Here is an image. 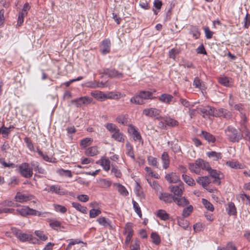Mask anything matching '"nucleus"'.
<instances>
[{
	"mask_svg": "<svg viewBox=\"0 0 250 250\" xmlns=\"http://www.w3.org/2000/svg\"><path fill=\"white\" fill-rule=\"evenodd\" d=\"M225 133L229 140L231 142H238L242 136L238 134L237 129L232 126H229L225 130Z\"/></svg>",
	"mask_w": 250,
	"mask_h": 250,
	"instance_id": "f257e3e1",
	"label": "nucleus"
},
{
	"mask_svg": "<svg viewBox=\"0 0 250 250\" xmlns=\"http://www.w3.org/2000/svg\"><path fill=\"white\" fill-rule=\"evenodd\" d=\"M16 211L20 215L23 216L28 215H37L38 216L43 217L45 216L43 215L45 213L38 211L36 210L29 208L28 206H23L21 208H19Z\"/></svg>",
	"mask_w": 250,
	"mask_h": 250,
	"instance_id": "f03ea898",
	"label": "nucleus"
},
{
	"mask_svg": "<svg viewBox=\"0 0 250 250\" xmlns=\"http://www.w3.org/2000/svg\"><path fill=\"white\" fill-rule=\"evenodd\" d=\"M21 174L26 178H31L33 175V167L30 163H23L19 166Z\"/></svg>",
	"mask_w": 250,
	"mask_h": 250,
	"instance_id": "7ed1b4c3",
	"label": "nucleus"
},
{
	"mask_svg": "<svg viewBox=\"0 0 250 250\" xmlns=\"http://www.w3.org/2000/svg\"><path fill=\"white\" fill-rule=\"evenodd\" d=\"M11 230L13 234L21 242H24L30 241L32 239V235L31 234L23 233L20 229L16 228H12Z\"/></svg>",
	"mask_w": 250,
	"mask_h": 250,
	"instance_id": "20e7f679",
	"label": "nucleus"
},
{
	"mask_svg": "<svg viewBox=\"0 0 250 250\" xmlns=\"http://www.w3.org/2000/svg\"><path fill=\"white\" fill-rule=\"evenodd\" d=\"M184 189V185L182 182H180L178 185H171L169 187V189L173 194L174 197L182 196Z\"/></svg>",
	"mask_w": 250,
	"mask_h": 250,
	"instance_id": "39448f33",
	"label": "nucleus"
},
{
	"mask_svg": "<svg viewBox=\"0 0 250 250\" xmlns=\"http://www.w3.org/2000/svg\"><path fill=\"white\" fill-rule=\"evenodd\" d=\"M92 102V98L88 96L81 97L71 101L77 107H82L83 105H87Z\"/></svg>",
	"mask_w": 250,
	"mask_h": 250,
	"instance_id": "423d86ee",
	"label": "nucleus"
},
{
	"mask_svg": "<svg viewBox=\"0 0 250 250\" xmlns=\"http://www.w3.org/2000/svg\"><path fill=\"white\" fill-rule=\"evenodd\" d=\"M103 74L110 78L120 79L123 78V74L114 68H104Z\"/></svg>",
	"mask_w": 250,
	"mask_h": 250,
	"instance_id": "0eeeda50",
	"label": "nucleus"
},
{
	"mask_svg": "<svg viewBox=\"0 0 250 250\" xmlns=\"http://www.w3.org/2000/svg\"><path fill=\"white\" fill-rule=\"evenodd\" d=\"M160 110L153 107L145 108L143 111V114L146 116L151 118L155 117L156 119L161 118L160 116Z\"/></svg>",
	"mask_w": 250,
	"mask_h": 250,
	"instance_id": "6e6552de",
	"label": "nucleus"
},
{
	"mask_svg": "<svg viewBox=\"0 0 250 250\" xmlns=\"http://www.w3.org/2000/svg\"><path fill=\"white\" fill-rule=\"evenodd\" d=\"M34 198V196L31 194L18 192L15 196V200L17 202L23 203L31 200Z\"/></svg>",
	"mask_w": 250,
	"mask_h": 250,
	"instance_id": "1a4fd4ad",
	"label": "nucleus"
},
{
	"mask_svg": "<svg viewBox=\"0 0 250 250\" xmlns=\"http://www.w3.org/2000/svg\"><path fill=\"white\" fill-rule=\"evenodd\" d=\"M214 117L229 119L231 117V113L227 109L223 108H220L218 109L215 108Z\"/></svg>",
	"mask_w": 250,
	"mask_h": 250,
	"instance_id": "9d476101",
	"label": "nucleus"
},
{
	"mask_svg": "<svg viewBox=\"0 0 250 250\" xmlns=\"http://www.w3.org/2000/svg\"><path fill=\"white\" fill-rule=\"evenodd\" d=\"M125 234H126L125 240V243L127 245L130 241L133 236V230L132 229V225L130 223H127L125 228Z\"/></svg>",
	"mask_w": 250,
	"mask_h": 250,
	"instance_id": "9b49d317",
	"label": "nucleus"
},
{
	"mask_svg": "<svg viewBox=\"0 0 250 250\" xmlns=\"http://www.w3.org/2000/svg\"><path fill=\"white\" fill-rule=\"evenodd\" d=\"M111 42L109 39H106L101 42L100 51L102 54L105 55L110 52Z\"/></svg>",
	"mask_w": 250,
	"mask_h": 250,
	"instance_id": "f8f14e48",
	"label": "nucleus"
},
{
	"mask_svg": "<svg viewBox=\"0 0 250 250\" xmlns=\"http://www.w3.org/2000/svg\"><path fill=\"white\" fill-rule=\"evenodd\" d=\"M208 171L209 176L214 179L213 182L216 183L218 185H220L221 184V172L216 169H212L210 167Z\"/></svg>",
	"mask_w": 250,
	"mask_h": 250,
	"instance_id": "ddd939ff",
	"label": "nucleus"
},
{
	"mask_svg": "<svg viewBox=\"0 0 250 250\" xmlns=\"http://www.w3.org/2000/svg\"><path fill=\"white\" fill-rule=\"evenodd\" d=\"M166 180L169 183H180L179 176L175 172H170L165 175Z\"/></svg>",
	"mask_w": 250,
	"mask_h": 250,
	"instance_id": "4468645a",
	"label": "nucleus"
},
{
	"mask_svg": "<svg viewBox=\"0 0 250 250\" xmlns=\"http://www.w3.org/2000/svg\"><path fill=\"white\" fill-rule=\"evenodd\" d=\"M128 131V132L131 134L132 137L135 141L141 142L142 141L141 134L134 126L130 125L129 126Z\"/></svg>",
	"mask_w": 250,
	"mask_h": 250,
	"instance_id": "2eb2a0df",
	"label": "nucleus"
},
{
	"mask_svg": "<svg viewBox=\"0 0 250 250\" xmlns=\"http://www.w3.org/2000/svg\"><path fill=\"white\" fill-rule=\"evenodd\" d=\"M173 96L169 94L163 93L158 97L159 101L162 103L170 104L173 101Z\"/></svg>",
	"mask_w": 250,
	"mask_h": 250,
	"instance_id": "dca6fc26",
	"label": "nucleus"
},
{
	"mask_svg": "<svg viewBox=\"0 0 250 250\" xmlns=\"http://www.w3.org/2000/svg\"><path fill=\"white\" fill-rule=\"evenodd\" d=\"M174 197L171 194L167 192H160L159 199L166 203H170L174 200Z\"/></svg>",
	"mask_w": 250,
	"mask_h": 250,
	"instance_id": "f3484780",
	"label": "nucleus"
},
{
	"mask_svg": "<svg viewBox=\"0 0 250 250\" xmlns=\"http://www.w3.org/2000/svg\"><path fill=\"white\" fill-rule=\"evenodd\" d=\"M198 184L201 185L204 188H206L208 185L211 183V180L207 176H201L198 177L196 179Z\"/></svg>",
	"mask_w": 250,
	"mask_h": 250,
	"instance_id": "a211bd4d",
	"label": "nucleus"
},
{
	"mask_svg": "<svg viewBox=\"0 0 250 250\" xmlns=\"http://www.w3.org/2000/svg\"><path fill=\"white\" fill-rule=\"evenodd\" d=\"M45 190L48 192L55 193L59 195L64 194V192L61 189V187L59 185H52L48 187L45 189Z\"/></svg>",
	"mask_w": 250,
	"mask_h": 250,
	"instance_id": "6ab92c4d",
	"label": "nucleus"
},
{
	"mask_svg": "<svg viewBox=\"0 0 250 250\" xmlns=\"http://www.w3.org/2000/svg\"><path fill=\"white\" fill-rule=\"evenodd\" d=\"M111 138L117 142L124 143L125 141V136L119 129L112 134Z\"/></svg>",
	"mask_w": 250,
	"mask_h": 250,
	"instance_id": "aec40b11",
	"label": "nucleus"
},
{
	"mask_svg": "<svg viewBox=\"0 0 250 250\" xmlns=\"http://www.w3.org/2000/svg\"><path fill=\"white\" fill-rule=\"evenodd\" d=\"M188 165L189 169L191 172L195 173L198 175H201L203 174L200 170L197 160L194 163H189Z\"/></svg>",
	"mask_w": 250,
	"mask_h": 250,
	"instance_id": "412c9836",
	"label": "nucleus"
},
{
	"mask_svg": "<svg viewBox=\"0 0 250 250\" xmlns=\"http://www.w3.org/2000/svg\"><path fill=\"white\" fill-rule=\"evenodd\" d=\"M30 165L31 166L33 167V169L34 170V171L42 174H46V170L40 166L39 163L38 162L32 161L30 162Z\"/></svg>",
	"mask_w": 250,
	"mask_h": 250,
	"instance_id": "4be33fe9",
	"label": "nucleus"
},
{
	"mask_svg": "<svg viewBox=\"0 0 250 250\" xmlns=\"http://www.w3.org/2000/svg\"><path fill=\"white\" fill-rule=\"evenodd\" d=\"M173 202L179 207H184L189 204V202L185 197H174Z\"/></svg>",
	"mask_w": 250,
	"mask_h": 250,
	"instance_id": "5701e85b",
	"label": "nucleus"
},
{
	"mask_svg": "<svg viewBox=\"0 0 250 250\" xmlns=\"http://www.w3.org/2000/svg\"><path fill=\"white\" fill-rule=\"evenodd\" d=\"M197 160L201 172H202L203 170L208 171L209 169V168L210 166L208 162L202 159H198Z\"/></svg>",
	"mask_w": 250,
	"mask_h": 250,
	"instance_id": "b1692460",
	"label": "nucleus"
},
{
	"mask_svg": "<svg viewBox=\"0 0 250 250\" xmlns=\"http://www.w3.org/2000/svg\"><path fill=\"white\" fill-rule=\"evenodd\" d=\"M14 128V127L13 125H10L9 127H7L4 126V124H3L0 127V134H1L3 138H7L11 132V129Z\"/></svg>",
	"mask_w": 250,
	"mask_h": 250,
	"instance_id": "393cba45",
	"label": "nucleus"
},
{
	"mask_svg": "<svg viewBox=\"0 0 250 250\" xmlns=\"http://www.w3.org/2000/svg\"><path fill=\"white\" fill-rule=\"evenodd\" d=\"M161 160L163 163V167L167 169L169 165V158L168 154L166 152H164L161 156Z\"/></svg>",
	"mask_w": 250,
	"mask_h": 250,
	"instance_id": "a878e982",
	"label": "nucleus"
},
{
	"mask_svg": "<svg viewBox=\"0 0 250 250\" xmlns=\"http://www.w3.org/2000/svg\"><path fill=\"white\" fill-rule=\"evenodd\" d=\"M37 151L39 155H40L45 161L52 163H54L56 162V159L55 158L49 156L46 154L43 153L39 148H37Z\"/></svg>",
	"mask_w": 250,
	"mask_h": 250,
	"instance_id": "bb28decb",
	"label": "nucleus"
},
{
	"mask_svg": "<svg viewBox=\"0 0 250 250\" xmlns=\"http://www.w3.org/2000/svg\"><path fill=\"white\" fill-rule=\"evenodd\" d=\"M97 221L98 223L104 227L107 228L108 227L109 228H111L112 226L111 225L110 221L104 217H100L97 219Z\"/></svg>",
	"mask_w": 250,
	"mask_h": 250,
	"instance_id": "cd10ccee",
	"label": "nucleus"
},
{
	"mask_svg": "<svg viewBox=\"0 0 250 250\" xmlns=\"http://www.w3.org/2000/svg\"><path fill=\"white\" fill-rule=\"evenodd\" d=\"M226 211L229 215H234L236 214V208L234 204L231 202H229Z\"/></svg>",
	"mask_w": 250,
	"mask_h": 250,
	"instance_id": "c85d7f7f",
	"label": "nucleus"
},
{
	"mask_svg": "<svg viewBox=\"0 0 250 250\" xmlns=\"http://www.w3.org/2000/svg\"><path fill=\"white\" fill-rule=\"evenodd\" d=\"M201 134L205 139L209 143H213L216 141L215 137L210 133L202 131Z\"/></svg>",
	"mask_w": 250,
	"mask_h": 250,
	"instance_id": "c756f323",
	"label": "nucleus"
},
{
	"mask_svg": "<svg viewBox=\"0 0 250 250\" xmlns=\"http://www.w3.org/2000/svg\"><path fill=\"white\" fill-rule=\"evenodd\" d=\"M99 151L98 148L96 146H93L87 148L85 151V154L89 156H94L98 154Z\"/></svg>",
	"mask_w": 250,
	"mask_h": 250,
	"instance_id": "7c9ffc66",
	"label": "nucleus"
},
{
	"mask_svg": "<svg viewBox=\"0 0 250 250\" xmlns=\"http://www.w3.org/2000/svg\"><path fill=\"white\" fill-rule=\"evenodd\" d=\"M139 94L143 101L144 100L153 99L155 98V97L152 96L153 93L150 91H141Z\"/></svg>",
	"mask_w": 250,
	"mask_h": 250,
	"instance_id": "2f4dec72",
	"label": "nucleus"
},
{
	"mask_svg": "<svg viewBox=\"0 0 250 250\" xmlns=\"http://www.w3.org/2000/svg\"><path fill=\"white\" fill-rule=\"evenodd\" d=\"M91 95L96 99L103 101L106 99L105 94L101 91H93L91 93Z\"/></svg>",
	"mask_w": 250,
	"mask_h": 250,
	"instance_id": "473e14b6",
	"label": "nucleus"
},
{
	"mask_svg": "<svg viewBox=\"0 0 250 250\" xmlns=\"http://www.w3.org/2000/svg\"><path fill=\"white\" fill-rule=\"evenodd\" d=\"M207 155L214 161H217L222 158L221 153L214 151L207 152Z\"/></svg>",
	"mask_w": 250,
	"mask_h": 250,
	"instance_id": "72a5a7b5",
	"label": "nucleus"
},
{
	"mask_svg": "<svg viewBox=\"0 0 250 250\" xmlns=\"http://www.w3.org/2000/svg\"><path fill=\"white\" fill-rule=\"evenodd\" d=\"M201 111L205 115L212 116L214 117L215 108L212 106H208L206 108L201 109Z\"/></svg>",
	"mask_w": 250,
	"mask_h": 250,
	"instance_id": "f704fd0d",
	"label": "nucleus"
},
{
	"mask_svg": "<svg viewBox=\"0 0 250 250\" xmlns=\"http://www.w3.org/2000/svg\"><path fill=\"white\" fill-rule=\"evenodd\" d=\"M130 101L132 104L138 105H142L144 104V102L140 96L139 94L135 95L130 99Z\"/></svg>",
	"mask_w": 250,
	"mask_h": 250,
	"instance_id": "c9c22d12",
	"label": "nucleus"
},
{
	"mask_svg": "<svg viewBox=\"0 0 250 250\" xmlns=\"http://www.w3.org/2000/svg\"><path fill=\"white\" fill-rule=\"evenodd\" d=\"M147 180L150 187L157 192H161L160 190L162 188L157 181L149 179H147Z\"/></svg>",
	"mask_w": 250,
	"mask_h": 250,
	"instance_id": "e433bc0d",
	"label": "nucleus"
},
{
	"mask_svg": "<svg viewBox=\"0 0 250 250\" xmlns=\"http://www.w3.org/2000/svg\"><path fill=\"white\" fill-rule=\"evenodd\" d=\"M72 207L76 208L78 211L84 213H87V209L86 207L82 206L80 204L77 202H73L72 203Z\"/></svg>",
	"mask_w": 250,
	"mask_h": 250,
	"instance_id": "4c0bfd02",
	"label": "nucleus"
},
{
	"mask_svg": "<svg viewBox=\"0 0 250 250\" xmlns=\"http://www.w3.org/2000/svg\"><path fill=\"white\" fill-rule=\"evenodd\" d=\"M98 84H98V82L97 81H87V82H85L83 83L82 86L87 87V88L94 89V88H99Z\"/></svg>",
	"mask_w": 250,
	"mask_h": 250,
	"instance_id": "58836bf2",
	"label": "nucleus"
},
{
	"mask_svg": "<svg viewBox=\"0 0 250 250\" xmlns=\"http://www.w3.org/2000/svg\"><path fill=\"white\" fill-rule=\"evenodd\" d=\"M100 161V164L103 167V169L105 171H108L110 168V161L108 159L105 158H102Z\"/></svg>",
	"mask_w": 250,
	"mask_h": 250,
	"instance_id": "ea45409f",
	"label": "nucleus"
},
{
	"mask_svg": "<svg viewBox=\"0 0 250 250\" xmlns=\"http://www.w3.org/2000/svg\"><path fill=\"white\" fill-rule=\"evenodd\" d=\"M182 177L184 181L188 186H193L195 185V182L192 178L185 174H183Z\"/></svg>",
	"mask_w": 250,
	"mask_h": 250,
	"instance_id": "a19ab883",
	"label": "nucleus"
},
{
	"mask_svg": "<svg viewBox=\"0 0 250 250\" xmlns=\"http://www.w3.org/2000/svg\"><path fill=\"white\" fill-rule=\"evenodd\" d=\"M157 216L162 220H167L169 219V214L165 210L159 209L157 211Z\"/></svg>",
	"mask_w": 250,
	"mask_h": 250,
	"instance_id": "79ce46f5",
	"label": "nucleus"
},
{
	"mask_svg": "<svg viewBox=\"0 0 250 250\" xmlns=\"http://www.w3.org/2000/svg\"><path fill=\"white\" fill-rule=\"evenodd\" d=\"M202 203L204 207L209 211H213L214 208L213 205L206 199H202Z\"/></svg>",
	"mask_w": 250,
	"mask_h": 250,
	"instance_id": "37998d69",
	"label": "nucleus"
},
{
	"mask_svg": "<svg viewBox=\"0 0 250 250\" xmlns=\"http://www.w3.org/2000/svg\"><path fill=\"white\" fill-rule=\"evenodd\" d=\"M226 164L228 166L232 168L242 169L243 168V165L237 161H229Z\"/></svg>",
	"mask_w": 250,
	"mask_h": 250,
	"instance_id": "c03bdc74",
	"label": "nucleus"
},
{
	"mask_svg": "<svg viewBox=\"0 0 250 250\" xmlns=\"http://www.w3.org/2000/svg\"><path fill=\"white\" fill-rule=\"evenodd\" d=\"M189 33L195 39H198L200 35L199 29L196 26H192L190 28Z\"/></svg>",
	"mask_w": 250,
	"mask_h": 250,
	"instance_id": "a18cd8bd",
	"label": "nucleus"
},
{
	"mask_svg": "<svg viewBox=\"0 0 250 250\" xmlns=\"http://www.w3.org/2000/svg\"><path fill=\"white\" fill-rule=\"evenodd\" d=\"M165 123L166 125L172 127L176 126L178 125L179 124V123L177 120L171 118H167L165 120Z\"/></svg>",
	"mask_w": 250,
	"mask_h": 250,
	"instance_id": "49530a36",
	"label": "nucleus"
},
{
	"mask_svg": "<svg viewBox=\"0 0 250 250\" xmlns=\"http://www.w3.org/2000/svg\"><path fill=\"white\" fill-rule=\"evenodd\" d=\"M150 237L152 242L155 245H159L161 242V239L158 234L155 232H153L151 234Z\"/></svg>",
	"mask_w": 250,
	"mask_h": 250,
	"instance_id": "de8ad7c7",
	"label": "nucleus"
},
{
	"mask_svg": "<svg viewBox=\"0 0 250 250\" xmlns=\"http://www.w3.org/2000/svg\"><path fill=\"white\" fill-rule=\"evenodd\" d=\"M50 227L53 229L58 230L61 228H63L61 225V223L57 220H52L49 223Z\"/></svg>",
	"mask_w": 250,
	"mask_h": 250,
	"instance_id": "09e8293b",
	"label": "nucleus"
},
{
	"mask_svg": "<svg viewBox=\"0 0 250 250\" xmlns=\"http://www.w3.org/2000/svg\"><path fill=\"white\" fill-rule=\"evenodd\" d=\"M57 173L61 176L68 177L71 178L72 174L71 171L69 170H65L62 168H60L57 171Z\"/></svg>",
	"mask_w": 250,
	"mask_h": 250,
	"instance_id": "8fccbe9b",
	"label": "nucleus"
},
{
	"mask_svg": "<svg viewBox=\"0 0 250 250\" xmlns=\"http://www.w3.org/2000/svg\"><path fill=\"white\" fill-rule=\"evenodd\" d=\"M218 82L220 84L225 86L229 87L230 86V81L228 77H220L218 79Z\"/></svg>",
	"mask_w": 250,
	"mask_h": 250,
	"instance_id": "3c124183",
	"label": "nucleus"
},
{
	"mask_svg": "<svg viewBox=\"0 0 250 250\" xmlns=\"http://www.w3.org/2000/svg\"><path fill=\"white\" fill-rule=\"evenodd\" d=\"M126 148L127 151V155L133 159H134L135 157L133 150V147L129 142H127L126 144Z\"/></svg>",
	"mask_w": 250,
	"mask_h": 250,
	"instance_id": "603ef678",
	"label": "nucleus"
},
{
	"mask_svg": "<svg viewBox=\"0 0 250 250\" xmlns=\"http://www.w3.org/2000/svg\"><path fill=\"white\" fill-rule=\"evenodd\" d=\"M105 126L106 128L112 134L119 129L116 125L112 123H107L105 125Z\"/></svg>",
	"mask_w": 250,
	"mask_h": 250,
	"instance_id": "864d4df0",
	"label": "nucleus"
},
{
	"mask_svg": "<svg viewBox=\"0 0 250 250\" xmlns=\"http://www.w3.org/2000/svg\"><path fill=\"white\" fill-rule=\"evenodd\" d=\"M132 204H133V208H134V209L135 212L138 214V215L140 218H141L142 216V214L141 209L140 207H139V204H138V203H137L136 201H135L133 200H132Z\"/></svg>",
	"mask_w": 250,
	"mask_h": 250,
	"instance_id": "5fc2aeb1",
	"label": "nucleus"
},
{
	"mask_svg": "<svg viewBox=\"0 0 250 250\" xmlns=\"http://www.w3.org/2000/svg\"><path fill=\"white\" fill-rule=\"evenodd\" d=\"M193 210V207L191 205L185 208L183 210L182 216L184 217H188Z\"/></svg>",
	"mask_w": 250,
	"mask_h": 250,
	"instance_id": "6e6d98bb",
	"label": "nucleus"
},
{
	"mask_svg": "<svg viewBox=\"0 0 250 250\" xmlns=\"http://www.w3.org/2000/svg\"><path fill=\"white\" fill-rule=\"evenodd\" d=\"M54 208L55 211L62 213H64L67 211V208L65 207L58 204H54Z\"/></svg>",
	"mask_w": 250,
	"mask_h": 250,
	"instance_id": "4d7b16f0",
	"label": "nucleus"
},
{
	"mask_svg": "<svg viewBox=\"0 0 250 250\" xmlns=\"http://www.w3.org/2000/svg\"><path fill=\"white\" fill-rule=\"evenodd\" d=\"M92 142V140L90 138H85L81 141L80 145L83 147H86L87 146L90 145Z\"/></svg>",
	"mask_w": 250,
	"mask_h": 250,
	"instance_id": "13d9d810",
	"label": "nucleus"
},
{
	"mask_svg": "<svg viewBox=\"0 0 250 250\" xmlns=\"http://www.w3.org/2000/svg\"><path fill=\"white\" fill-rule=\"evenodd\" d=\"M116 121L122 125H125L127 124V118L126 115H121L118 116L116 118Z\"/></svg>",
	"mask_w": 250,
	"mask_h": 250,
	"instance_id": "bf43d9fd",
	"label": "nucleus"
},
{
	"mask_svg": "<svg viewBox=\"0 0 250 250\" xmlns=\"http://www.w3.org/2000/svg\"><path fill=\"white\" fill-rule=\"evenodd\" d=\"M147 160L150 165L153 167H155L156 168L158 167V163L157 162V160L156 158L149 156L147 158Z\"/></svg>",
	"mask_w": 250,
	"mask_h": 250,
	"instance_id": "052dcab7",
	"label": "nucleus"
},
{
	"mask_svg": "<svg viewBox=\"0 0 250 250\" xmlns=\"http://www.w3.org/2000/svg\"><path fill=\"white\" fill-rule=\"evenodd\" d=\"M101 213V211L99 209L92 208L89 211V217L93 218H95Z\"/></svg>",
	"mask_w": 250,
	"mask_h": 250,
	"instance_id": "680f3d73",
	"label": "nucleus"
},
{
	"mask_svg": "<svg viewBox=\"0 0 250 250\" xmlns=\"http://www.w3.org/2000/svg\"><path fill=\"white\" fill-rule=\"evenodd\" d=\"M35 235L38 236L40 240L42 241H45L48 239L47 236H46L43 233V231L40 230H36L35 231Z\"/></svg>",
	"mask_w": 250,
	"mask_h": 250,
	"instance_id": "e2e57ef3",
	"label": "nucleus"
},
{
	"mask_svg": "<svg viewBox=\"0 0 250 250\" xmlns=\"http://www.w3.org/2000/svg\"><path fill=\"white\" fill-rule=\"evenodd\" d=\"M15 210L13 208H7L6 207H4L3 208H0V214L2 213H13L15 214L14 212Z\"/></svg>",
	"mask_w": 250,
	"mask_h": 250,
	"instance_id": "0e129e2a",
	"label": "nucleus"
},
{
	"mask_svg": "<svg viewBox=\"0 0 250 250\" xmlns=\"http://www.w3.org/2000/svg\"><path fill=\"white\" fill-rule=\"evenodd\" d=\"M118 190L120 193L123 195L126 196L128 194L125 188L120 184L118 185Z\"/></svg>",
	"mask_w": 250,
	"mask_h": 250,
	"instance_id": "69168bd1",
	"label": "nucleus"
},
{
	"mask_svg": "<svg viewBox=\"0 0 250 250\" xmlns=\"http://www.w3.org/2000/svg\"><path fill=\"white\" fill-rule=\"evenodd\" d=\"M204 30L206 38L208 39H211L212 37L213 34V32L211 31L208 27H205L204 28Z\"/></svg>",
	"mask_w": 250,
	"mask_h": 250,
	"instance_id": "338daca9",
	"label": "nucleus"
},
{
	"mask_svg": "<svg viewBox=\"0 0 250 250\" xmlns=\"http://www.w3.org/2000/svg\"><path fill=\"white\" fill-rule=\"evenodd\" d=\"M100 183L103 188H108L111 185V183L110 181L107 180L105 179H102L100 180Z\"/></svg>",
	"mask_w": 250,
	"mask_h": 250,
	"instance_id": "774afa93",
	"label": "nucleus"
}]
</instances>
